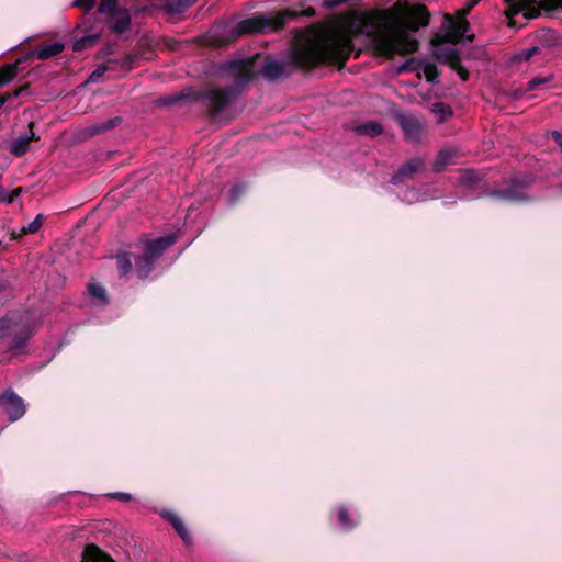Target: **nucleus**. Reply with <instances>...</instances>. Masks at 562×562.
<instances>
[{
    "label": "nucleus",
    "mask_w": 562,
    "mask_h": 562,
    "mask_svg": "<svg viewBox=\"0 0 562 562\" xmlns=\"http://www.w3.org/2000/svg\"><path fill=\"white\" fill-rule=\"evenodd\" d=\"M161 517L168 520L172 525V527L176 526L181 520V518L171 510L161 512Z\"/></svg>",
    "instance_id": "32"
},
{
    "label": "nucleus",
    "mask_w": 562,
    "mask_h": 562,
    "mask_svg": "<svg viewBox=\"0 0 562 562\" xmlns=\"http://www.w3.org/2000/svg\"><path fill=\"white\" fill-rule=\"evenodd\" d=\"M244 184L243 183H236L234 184L229 190V201L235 202L237 198L244 192Z\"/></svg>",
    "instance_id": "31"
},
{
    "label": "nucleus",
    "mask_w": 562,
    "mask_h": 562,
    "mask_svg": "<svg viewBox=\"0 0 562 562\" xmlns=\"http://www.w3.org/2000/svg\"><path fill=\"white\" fill-rule=\"evenodd\" d=\"M536 0H505V15L508 19L510 27L516 26L515 16L522 13L525 21H529L539 15V7H536Z\"/></svg>",
    "instance_id": "6"
},
{
    "label": "nucleus",
    "mask_w": 562,
    "mask_h": 562,
    "mask_svg": "<svg viewBox=\"0 0 562 562\" xmlns=\"http://www.w3.org/2000/svg\"><path fill=\"white\" fill-rule=\"evenodd\" d=\"M221 69L233 79V87L209 91L206 98L212 115L223 111L232 102L233 93L250 81L258 72L271 80L278 79L284 72L282 63L267 59L262 66H258L256 58L233 60L223 65Z\"/></svg>",
    "instance_id": "3"
},
{
    "label": "nucleus",
    "mask_w": 562,
    "mask_h": 562,
    "mask_svg": "<svg viewBox=\"0 0 562 562\" xmlns=\"http://www.w3.org/2000/svg\"><path fill=\"white\" fill-rule=\"evenodd\" d=\"M95 0H75L74 4L83 9L86 12L94 7Z\"/></svg>",
    "instance_id": "36"
},
{
    "label": "nucleus",
    "mask_w": 562,
    "mask_h": 562,
    "mask_svg": "<svg viewBox=\"0 0 562 562\" xmlns=\"http://www.w3.org/2000/svg\"><path fill=\"white\" fill-rule=\"evenodd\" d=\"M11 98V94L0 97V109L5 104V102Z\"/></svg>",
    "instance_id": "44"
},
{
    "label": "nucleus",
    "mask_w": 562,
    "mask_h": 562,
    "mask_svg": "<svg viewBox=\"0 0 562 562\" xmlns=\"http://www.w3.org/2000/svg\"><path fill=\"white\" fill-rule=\"evenodd\" d=\"M35 139L38 137L33 132L30 135L20 136L11 142L9 151L15 157H21L27 151L30 143Z\"/></svg>",
    "instance_id": "13"
},
{
    "label": "nucleus",
    "mask_w": 562,
    "mask_h": 562,
    "mask_svg": "<svg viewBox=\"0 0 562 562\" xmlns=\"http://www.w3.org/2000/svg\"><path fill=\"white\" fill-rule=\"evenodd\" d=\"M81 562H115L95 544H87L81 554Z\"/></svg>",
    "instance_id": "11"
},
{
    "label": "nucleus",
    "mask_w": 562,
    "mask_h": 562,
    "mask_svg": "<svg viewBox=\"0 0 562 562\" xmlns=\"http://www.w3.org/2000/svg\"><path fill=\"white\" fill-rule=\"evenodd\" d=\"M119 123H120L119 117L109 119V120H105L104 122L97 123V124L89 126L86 131V134L88 136H94L97 134H100L102 132L113 128Z\"/></svg>",
    "instance_id": "16"
},
{
    "label": "nucleus",
    "mask_w": 562,
    "mask_h": 562,
    "mask_svg": "<svg viewBox=\"0 0 562 562\" xmlns=\"http://www.w3.org/2000/svg\"><path fill=\"white\" fill-rule=\"evenodd\" d=\"M20 92H21L20 90L15 91V92L12 94V97H14V98L19 97V95H20Z\"/></svg>",
    "instance_id": "47"
},
{
    "label": "nucleus",
    "mask_w": 562,
    "mask_h": 562,
    "mask_svg": "<svg viewBox=\"0 0 562 562\" xmlns=\"http://www.w3.org/2000/svg\"><path fill=\"white\" fill-rule=\"evenodd\" d=\"M161 517L168 520L172 525V527L176 526L181 520V518L171 510L161 512Z\"/></svg>",
    "instance_id": "33"
},
{
    "label": "nucleus",
    "mask_w": 562,
    "mask_h": 562,
    "mask_svg": "<svg viewBox=\"0 0 562 562\" xmlns=\"http://www.w3.org/2000/svg\"><path fill=\"white\" fill-rule=\"evenodd\" d=\"M454 156V153L450 149H443L441 150L437 158H436V162H435V167H436V170L440 171L442 170L447 165H449L450 162H452V158Z\"/></svg>",
    "instance_id": "19"
},
{
    "label": "nucleus",
    "mask_w": 562,
    "mask_h": 562,
    "mask_svg": "<svg viewBox=\"0 0 562 562\" xmlns=\"http://www.w3.org/2000/svg\"><path fill=\"white\" fill-rule=\"evenodd\" d=\"M16 75V67L14 65H7L0 69V82L1 86L11 81Z\"/></svg>",
    "instance_id": "25"
},
{
    "label": "nucleus",
    "mask_w": 562,
    "mask_h": 562,
    "mask_svg": "<svg viewBox=\"0 0 562 562\" xmlns=\"http://www.w3.org/2000/svg\"><path fill=\"white\" fill-rule=\"evenodd\" d=\"M423 72L427 81L434 82L438 76L437 68L434 64L426 63L423 65Z\"/></svg>",
    "instance_id": "29"
},
{
    "label": "nucleus",
    "mask_w": 562,
    "mask_h": 562,
    "mask_svg": "<svg viewBox=\"0 0 562 562\" xmlns=\"http://www.w3.org/2000/svg\"><path fill=\"white\" fill-rule=\"evenodd\" d=\"M550 80V77L533 78L528 82V90H533L538 86L546 83Z\"/></svg>",
    "instance_id": "39"
},
{
    "label": "nucleus",
    "mask_w": 562,
    "mask_h": 562,
    "mask_svg": "<svg viewBox=\"0 0 562 562\" xmlns=\"http://www.w3.org/2000/svg\"><path fill=\"white\" fill-rule=\"evenodd\" d=\"M43 223H44V216L42 214H37L31 223H29L26 226H23L21 228L20 233H15L13 231L11 233V238L14 239V238H18L25 234H34L40 229V227L43 225Z\"/></svg>",
    "instance_id": "17"
},
{
    "label": "nucleus",
    "mask_w": 562,
    "mask_h": 562,
    "mask_svg": "<svg viewBox=\"0 0 562 562\" xmlns=\"http://www.w3.org/2000/svg\"><path fill=\"white\" fill-rule=\"evenodd\" d=\"M117 9V0H100L98 12L101 14H112Z\"/></svg>",
    "instance_id": "26"
},
{
    "label": "nucleus",
    "mask_w": 562,
    "mask_h": 562,
    "mask_svg": "<svg viewBox=\"0 0 562 562\" xmlns=\"http://www.w3.org/2000/svg\"><path fill=\"white\" fill-rule=\"evenodd\" d=\"M108 70V66H99L89 78V81L95 82Z\"/></svg>",
    "instance_id": "38"
},
{
    "label": "nucleus",
    "mask_w": 562,
    "mask_h": 562,
    "mask_svg": "<svg viewBox=\"0 0 562 562\" xmlns=\"http://www.w3.org/2000/svg\"><path fill=\"white\" fill-rule=\"evenodd\" d=\"M112 497L119 498L121 501L127 502L131 499V495L127 493H115L111 494Z\"/></svg>",
    "instance_id": "41"
},
{
    "label": "nucleus",
    "mask_w": 562,
    "mask_h": 562,
    "mask_svg": "<svg viewBox=\"0 0 562 562\" xmlns=\"http://www.w3.org/2000/svg\"><path fill=\"white\" fill-rule=\"evenodd\" d=\"M554 2V8H562V0H552Z\"/></svg>",
    "instance_id": "46"
},
{
    "label": "nucleus",
    "mask_w": 562,
    "mask_h": 562,
    "mask_svg": "<svg viewBox=\"0 0 562 562\" xmlns=\"http://www.w3.org/2000/svg\"><path fill=\"white\" fill-rule=\"evenodd\" d=\"M0 406L8 414L10 422H15L25 414L23 400L12 391H8L0 396Z\"/></svg>",
    "instance_id": "7"
},
{
    "label": "nucleus",
    "mask_w": 562,
    "mask_h": 562,
    "mask_svg": "<svg viewBox=\"0 0 562 562\" xmlns=\"http://www.w3.org/2000/svg\"><path fill=\"white\" fill-rule=\"evenodd\" d=\"M480 0H471L464 8L459 10L456 16L446 15L441 25L442 37L447 42L445 45H439L435 48L434 55L438 60L450 63L453 70L457 71L462 81L469 78L468 70L461 66L456 43L465 40L472 41L473 33L469 32V23L465 16L479 3Z\"/></svg>",
    "instance_id": "4"
},
{
    "label": "nucleus",
    "mask_w": 562,
    "mask_h": 562,
    "mask_svg": "<svg viewBox=\"0 0 562 562\" xmlns=\"http://www.w3.org/2000/svg\"><path fill=\"white\" fill-rule=\"evenodd\" d=\"M358 134L376 136L382 133V126L376 122H369L356 127Z\"/></svg>",
    "instance_id": "18"
},
{
    "label": "nucleus",
    "mask_w": 562,
    "mask_h": 562,
    "mask_svg": "<svg viewBox=\"0 0 562 562\" xmlns=\"http://www.w3.org/2000/svg\"><path fill=\"white\" fill-rule=\"evenodd\" d=\"M401 199L403 202H405L407 204H413V203L426 200V196L424 193H420L417 190L409 189L403 193Z\"/></svg>",
    "instance_id": "21"
},
{
    "label": "nucleus",
    "mask_w": 562,
    "mask_h": 562,
    "mask_svg": "<svg viewBox=\"0 0 562 562\" xmlns=\"http://www.w3.org/2000/svg\"><path fill=\"white\" fill-rule=\"evenodd\" d=\"M348 0H326V4L328 7H336V5H339V4H342L345 2H347Z\"/></svg>",
    "instance_id": "42"
},
{
    "label": "nucleus",
    "mask_w": 562,
    "mask_h": 562,
    "mask_svg": "<svg viewBox=\"0 0 562 562\" xmlns=\"http://www.w3.org/2000/svg\"><path fill=\"white\" fill-rule=\"evenodd\" d=\"M20 189L15 190L12 194L8 193L4 189L0 187V202L11 203L14 196H18Z\"/></svg>",
    "instance_id": "35"
},
{
    "label": "nucleus",
    "mask_w": 562,
    "mask_h": 562,
    "mask_svg": "<svg viewBox=\"0 0 562 562\" xmlns=\"http://www.w3.org/2000/svg\"><path fill=\"white\" fill-rule=\"evenodd\" d=\"M415 64H416L415 59H409L398 67L397 72L402 74L405 71L415 70V69H417V67H415Z\"/></svg>",
    "instance_id": "37"
},
{
    "label": "nucleus",
    "mask_w": 562,
    "mask_h": 562,
    "mask_svg": "<svg viewBox=\"0 0 562 562\" xmlns=\"http://www.w3.org/2000/svg\"><path fill=\"white\" fill-rule=\"evenodd\" d=\"M88 292L92 297L97 299L99 302H101V303L106 302V291L102 285L97 284V283H91L88 286Z\"/></svg>",
    "instance_id": "23"
},
{
    "label": "nucleus",
    "mask_w": 562,
    "mask_h": 562,
    "mask_svg": "<svg viewBox=\"0 0 562 562\" xmlns=\"http://www.w3.org/2000/svg\"><path fill=\"white\" fill-rule=\"evenodd\" d=\"M135 60V56L133 55H125L123 58H122V67L124 69H131L133 63Z\"/></svg>",
    "instance_id": "40"
},
{
    "label": "nucleus",
    "mask_w": 562,
    "mask_h": 562,
    "mask_svg": "<svg viewBox=\"0 0 562 562\" xmlns=\"http://www.w3.org/2000/svg\"><path fill=\"white\" fill-rule=\"evenodd\" d=\"M31 335H32V333H30L25 338H23V339H21V340L16 341V342L12 346V348H14V349L21 348V347L25 344L26 339H27Z\"/></svg>",
    "instance_id": "43"
},
{
    "label": "nucleus",
    "mask_w": 562,
    "mask_h": 562,
    "mask_svg": "<svg viewBox=\"0 0 562 562\" xmlns=\"http://www.w3.org/2000/svg\"><path fill=\"white\" fill-rule=\"evenodd\" d=\"M110 24L115 33H123L131 24V15L127 9H119L111 14Z\"/></svg>",
    "instance_id": "12"
},
{
    "label": "nucleus",
    "mask_w": 562,
    "mask_h": 562,
    "mask_svg": "<svg viewBox=\"0 0 562 562\" xmlns=\"http://www.w3.org/2000/svg\"><path fill=\"white\" fill-rule=\"evenodd\" d=\"M338 519H339V522H340L341 527L345 530H350L355 526V522H352L348 518V512H347V509L345 507H340L338 509Z\"/></svg>",
    "instance_id": "28"
},
{
    "label": "nucleus",
    "mask_w": 562,
    "mask_h": 562,
    "mask_svg": "<svg viewBox=\"0 0 562 562\" xmlns=\"http://www.w3.org/2000/svg\"><path fill=\"white\" fill-rule=\"evenodd\" d=\"M350 52L351 41L348 34L312 27L296 37L291 60L296 67L310 68L321 63L340 61Z\"/></svg>",
    "instance_id": "2"
},
{
    "label": "nucleus",
    "mask_w": 562,
    "mask_h": 562,
    "mask_svg": "<svg viewBox=\"0 0 562 562\" xmlns=\"http://www.w3.org/2000/svg\"><path fill=\"white\" fill-rule=\"evenodd\" d=\"M431 111L437 116L438 122H442L448 116L451 115L450 108L445 105L441 102H437V103L432 104Z\"/></svg>",
    "instance_id": "24"
},
{
    "label": "nucleus",
    "mask_w": 562,
    "mask_h": 562,
    "mask_svg": "<svg viewBox=\"0 0 562 562\" xmlns=\"http://www.w3.org/2000/svg\"><path fill=\"white\" fill-rule=\"evenodd\" d=\"M9 328L8 319H0V329Z\"/></svg>",
    "instance_id": "45"
},
{
    "label": "nucleus",
    "mask_w": 562,
    "mask_h": 562,
    "mask_svg": "<svg viewBox=\"0 0 562 562\" xmlns=\"http://www.w3.org/2000/svg\"><path fill=\"white\" fill-rule=\"evenodd\" d=\"M529 183V181L514 179L513 184L505 190H495L490 193L491 196L502 199L505 201H521L526 198L524 193V188Z\"/></svg>",
    "instance_id": "10"
},
{
    "label": "nucleus",
    "mask_w": 562,
    "mask_h": 562,
    "mask_svg": "<svg viewBox=\"0 0 562 562\" xmlns=\"http://www.w3.org/2000/svg\"><path fill=\"white\" fill-rule=\"evenodd\" d=\"M422 165L423 162L419 159L408 161L392 177L391 182L394 184L402 182L404 179L409 178L415 173Z\"/></svg>",
    "instance_id": "14"
},
{
    "label": "nucleus",
    "mask_w": 562,
    "mask_h": 562,
    "mask_svg": "<svg viewBox=\"0 0 562 562\" xmlns=\"http://www.w3.org/2000/svg\"><path fill=\"white\" fill-rule=\"evenodd\" d=\"M428 19L426 8L418 4L408 10L407 18L396 11H381L360 20V26L361 33L371 40L376 50L390 57L417 50L418 42L412 33L427 25Z\"/></svg>",
    "instance_id": "1"
},
{
    "label": "nucleus",
    "mask_w": 562,
    "mask_h": 562,
    "mask_svg": "<svg viewBox=\"0 0 562 562\" xmlns=\"http://www.w3.org/2000/svg\"><path fill=\"white\" fill-rule=\"evenodd\" d=\"M64 49V45L61 43H50V44H46V45H43V46H40L35 54L37 56V58L40 59H48V58H52L56 55H58L59 53H61Z\"/></svg>",
    "instance_id": "15"
},
{
    "label": "nucleus",
    "mask_w": 562,
    "mask_h": 562,
    "mask_svg": "<svg viewBox=\"0 0 562 562\" xmlns=\"http://www.w3.org/2000/svg\"><path fill=\"white\" fill-rule=\"evenodd\" d=\"M539 53V48L537 46H532L528 49H525L524 52H521L517 58L519 60H528L530 59L532 56H535L536 54Z\"/></svg>",
    "instance_id": "34"
},
{
    "label": "nucleus",
    "mask_w": 562,
    "mask_h": 562,
    "mask_svg": "<svg viewBox=\"0 0 562 562\" xmlns=\"http://www.w3.org/2000/svg\"><path fill=\"white\" fill-rule=\"evenodd\" d=\"M405 137L412 142H419L425 134V125L420 119L414 115H400L397 117Z\"/></svg>",
    "instance_id": "8"
},
{
    "label": "nucleus",
    "mask_w": 562,
    "mask_h": 562,
    "mask_svg": "<svg viewBox=\"0 0 562 562\" xmlns=\"http://www.w3.org/2000/svg\"><path fill=\"white\" fill-rule=\"evenodd\" d=\"M175 235L164 236L154 240H148L144 245L142 257L136 260V272L138 278L145 279L151 271L157 258L175 241Z\"/></svg>",
    "instance_id": "5"
},
{
    "label": "nucleus",
    "mask_w": 562,
    "mask_h": 562,
    "mask_svg": "<svg viewBox=\"0 0 562 562\" xmlns=\"http://www.w3.org/2000/svg\"><path fill=\"white\" fill-rule=\"evenodd\" d=\"M173 528L187 544L191 543V536L187 527L184 526L182 519L176 526H173Z\"/></svg>",
    "instance_id": "30"
},
{
    "label": "nucleus",
    "mask_w": 562,
    "mask_h": 562,
    "mask_svg": "<svg viewBox=\"0 0 562 562\" xmlns=\"http://www.w3.org/2000/svg\"><path fill=\"white\" fill-rule=\"evenodd\" d=\"M196 1L198 0H176L175 2L168 3L167 10L171 13H181Z\"/></svg>",
    "instance_id": "20"
},
{
    "label": "nucleus",
    "mask_w": 562,
    "mask_h": 562,
    "mask_svg": "<svg viewBox=\"0 0 562 562\" xmlns=\"http://www.w3.org/2000/svg\"><path fill=\"white\" fill-rule=\"evenodd\" d=\"M479 180L477 173L473 170H464L459 178L461 186H472Z\"/></svg>",
    "instance_id": "27"
},
{
    "label": "nucleus",
    "mask_w": 562,
    "mask_h": 562,
    "mask_svg": "<svg viewBox=\"0 0 562 562\" xmlns=\"http://www.w3.org/2000/svg\"><path fill=\"white\" fill-rule=\"evenodd\" d=\"M117 268L121 276L127 274L132 269V260L128 254L117 255Z\"/></svg>",
    "instance_id": "22"
},
{
    "label": "nucleus",
    "mask_w": 562,
    "mask_h": 562,
    "mask_svg": "<svg viewBox=\"0 0 562 562\" xmlns=\"http://www.w3.org/2000/svg\"><path fill=\"white\" fill-rule=\"evenodd\" d=\"M274 27V25L263 16H252L238 23L237 32L239 34L247 33H265Z\"/></svg>",
    "instance_id": "9"
}]
</instances>
